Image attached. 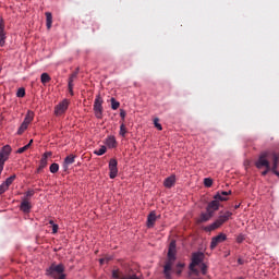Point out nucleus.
<instances>
[{"label":"nucleus","instance_id":"nucleus-20","mask_svg":"<svg viewBox=\"0 0 279 279\" xmlns=\"http://www.w3.org/2000/svg\"><path fill=\"white\" fill-rule=\"evenodd\" d=\"M106 145L110 148V149H114V147H117V140L114 138V136H108L106 138Z\"/></svg>","mask_w":279,"mask_h":279},{"label":"nucleus","instance_id":"nucleus-27","mask_svg":"<svg viewBox=\"0 0 279 279\" xmlns=\"http://www.w3.org/2000/svg\"><path fill=\"white\" fill-rule=\"evenodd\" d=\"M106 151H108V148H106V146H101L98 150H95L94 154L96 156H104V154H106Z\"/></svg>","mask_w":279,"mask_h":279},{"label":"nucleus","instance_id":"nucleus-23","mask_svg":"<svg viewBox=\"0 0 279 279\" xmlns=\"http://www.w3.org/2000/svg\"><path fill=\"white\" fill-rule=\"evenodd\" d=\"M77 75H80V69H76V70L70 75L68 85L73 84V82H75V80H77Z\"/></svg>","mask_w":279,"mask_h":279},{"label":"nucleus","instance_id":"nucleus-29","mask_svg":"<svg viewBox=\"0 0 279 279\" xmlns=\"http://www.w3.org/2000/svg\"><path fill=\"white\" fill-rule=\"evenodd\" d=\"M15 180H16V174H13V175L9 177V178L4 181V183L10 187L11 184H12V182H14Z\"/></svg>","mask_w":279,"mask_h":279},{"label":"nucleus","instance_id":"nucleus-49","mask_svg":"<svg viewBox=\"0 0 279 279\" xmlns=\"http://www.w3.org/2000/svg\"><path fill=\"white\" fill-rule=\"evenodd\" d=\"M240 205H235V208H239Z\"/></svg>","mask_w":279,"mask_h":279},{"label":"nucleus","instance_id":"nucleus-32","mask_svg":"<svg viewBox=\"0 0 279 279\" xmlns=\"http://www.w3.org/2000/svg\"><path fill=\"white\" fill-rule=\"evenodd\" d=\"M159 121H160V119L155 118V119H154V125H155V128L158 129L159 131H162V124L159 123Z\"/></svg>","mask_w":279,"mask_h":279},{"label":"nucleus","instance_id":"nucleus-41","mask_svg":"<svg viewBox=\"0 0 279 279\" xmlns=\"http://www.w3.org/2000/svg\"><path fill=\"white\" fill-rule=\"evenodd\" d=\"M73 86H74L73 84L68 85L69 93H70L71 97H73L75 95L73 92Z\"/></svg>","mask_w":279,"mask_h":279},{"label":"nucleus","instance_id":"nucleus-35","mask_svg":"<svg viewBox=\"0 0 279 279\" xmlns=\"http://www.w3.org/2000/svg\"><path fill=\"white\" fill-rule=\"evenodd\" d=\"M8 189H10L4 182L0 185V195H3V193H5V191H8Z\"/></svg>","mask_w":279,"mask_h":279},{"label":"nucleus","instance_id":"nucleus-11","mask_svg":"<svg viewBox=\"0 0 279 279\" xmlns=\"http://www.w3.org/2000/svg\"><path fill=\"white\" fill-rule=\"evenodd\" d=\"M69 110V100L64 99L54 107L56 117H62Z\"/></svg>","mask_w":279,"mask_h":279},{"label":"nucleus","instance_id":"nucleus-1","mask_svg":"<svg viewBox=\"0 0 279 279\" xmlns=\"http://www.w3.org/2000/svg\"><path fill=\"white\" fill-rule=\"evenodd\" d=\"M175 240H172L168 250V259L163 266V276L166 279H172L171 272L173 271V263H175Z\"/></svg>","mask_w":279,"mask_h":279},{"label":"nucleus","instance_id":"nucleus-21","mask_svg":"<svg viewBox=\"0 0 279 279\" xmlns=\"http://www.w3.org/2000/svg\"><path fill=\"white\" fill-rule=\"evenodd\" d=\"M53 24V15L51 12H46V27L47 29H51V25Z\"/></svg>","mask_w":279,"mask_h":279},{"label":"nucleus","instance_id":"nucleus-48","mask_svg":"<svg viewBox=\"0 0 279 279\" xmlns=\"http://www.w3.org/2000/svg\"><path fill=\"white\" fill-rule=\"evenodd\" d=\"M50 226H56V223H53V220L49 221Z\"/></svg>","mask_w":279,"mask_h":279},{"label":"nucleus","instance_id":"nucleus-40","mask_svg":"<svg viewBox=\"0 0 279 279\" xmlns=\"http://www.w3.org/2000/svg\"><path fill=\"white\" fill-rule=\"evenodd\" d=\"M218 193H219V195H221V197H228V195H232V191H228V192L222 191V192H218Z\"/></svg>","mask_w":279,"mask_h":279},{"label":"nucleus","instance_id":"nucleus-18","mask_svg":"<svg viewBox=\"0 0 279 279\" xmlns=\"http://www.w3.org/2000/svg\"><path fill=\"white\" fill-rule=\"evenodd\" d=\"M156 219H158L156 217V211H151L147 217V228H154Z\"/></svg>","mask_w":279,"mask_h":279},{"label":"nucleus","instance_id":"nucleus-19","mask_svg":"<svg viewBox=\"0 0 279 279\" xmlns=\"http://www.w3.org/2000/svg\"><path fill=\"white\" fill-rule=\"evenodd\" d=\"M174 185H175V175H170L167 179H165L163 186H166V189H171Z\"/></svg>","mask_w":279,"mask_h":279},{"label":"nucleus","instance_id":"nucleus-36","mask_svg":"<svg viewBox=\"0 0 279 279\" xmlns=\"http://www.w3.org/2000/svg\"><path fill=\"white\" fill-rule=\"evenodd\" d=\"M16 97H25V88H19L16 93Z\"/></svg>","mask_w":279,"mask_h":279},{"label":"nucleus","instance_id":"nucleus-33","mask_svg":"<svg viewBox=\"0 0 279 279\" xmlns=\"http://www.w3.org/2000/svg\"><path fill=\"white\" fill-rule=\"evenodd\" d=\"M204 185L207 186V189H210V186H213V179L206 178L204 180Z\"/></svg>","mask_w":279,"mask_h":279},{"label":"nucleus","instance_id":"nucleus-26","mask_svg":"<svg viewBox=\"0 0 279 279\" xmlns=\"http://www.w3.org/2000/svg\"><path fill=\"white\" fill-rule=\"evenodd\" d=\"M182 269H184V264H183V263L177 264L175 270H174V272L177 274V276H181V275H182Z\"/></svg>","mask_w":279,"mask_h":279},{"label":"nucleus","instance_id":"nucleus-43","mask_svg":"<svg viewBox=\"0 0 279 279\" xmlns=\"http://www.w3.org/2000/svg\"><path fill=\"white\" fill-rule=\"evenodd\" d=\"M58 233V225H52V234Z\"/></svg>","mask_w":279,"mask_h":279},{"label":"nucleus","instance_id":"nucleus-47","mask_svg":"<svg viewBox=\"0 0 279 279\" xmlns=\"http://www.w3.org/2000/svg\"><path fill=\"white\" fill-rule=\"evenodd\" d=\"M105 262H106V259H105V258H101V259H100V265H104Z\"/></svg>","mask_w":279,"mask_h":279},{"label":"nucleus","instance_id":"nucleus-15","mask_svg":"<svg viewBox=\"0 0 279 279\" xmlns=\"http://www.w3.org/2000/svg\"><path fill=\"white\" fill-rule=\"evenodd\" d=\"M20 210H22V213H29L32 210V203H29L27 198H23Z\"/></svg>","mask_w":279,"mask_h":279},{"label":"nucleus","instance_id":"nucleus-42","mask_svg":"<svg viewBox=\"0 0 279 279\" xmlns=\"http://www.w3.org/2000/svg\"><path fill=\"white\" fill-rule=\"evenodd\" d=\"M125 110H123V109H121L120 110V117H121V119H122V121H125Z\"/></svg>","mask_w":279,"mask_h":279},{"label":"nucleus","instance_id":"nucleus-38","mask_svg":"<svg viewBox=\"0 0 279 279\" xmlns=\"http://www.w3.org/2000/svg\"><path fill=\"white\" fill-rule=\"evenodd\" d=\"M29 149V145H25L24 147H21L17 149V154H23Z\"/></svg>","mask_w":279,"mask_h":279},{"label":"nucleus","instance_id":"nucleus-7","mask_svg":"<svg viewBox=\"0 0 279 279\" xmlns=\"http://www.w3.org/2000/svg\"><path fill=\"white\" fill-rule=\"evenodd\" d=\"M94 114L96 119H104V99L97 95L94 101Z\"/></svg>","mask_w":279,"mask_h":279},{"label":"nucleus","instance_id":"nucleus-8","mask_svg":"<svg viewBox=\"0 0 279 279\" xmlns=\"http://www.w3.org/2000/svg\"><path fill=\"white\" fill-rule=\"evenodd\" d=\"M271 160H272V166H268L265 168V171L262 172V175H267L269 171H272L277 178H279V172H278V162H279V155L276 153L271 154Z\"/></svg>","mask_w":279,"mask_h":279},{"label":"nucleus","instance_id":"nucleus-44","mask_svg":"<svg viewBox=\"0 0 279 279\" xmlns=\"http://www.w3.org/2000/svg\"><path fill=\"white\" fill-rule=\"evenodd\" d=\"M32 143H34V140H31L29 143L26 144V145H28V148L32 147Z\"/></svg>","mask_w":279,"mask_h":279},{"label":"nucleus","instance_id":"nucleus-14","mask_svg":"<svg viewBox=\"0 0 279 279\" xmlns=\"http://www.w3.org/2000/svg\"><path fill=\"white\" fill-rule=\"evenodd\" d=\"M214 215H215V214H213V213L206 210V213H202V214H201V216H199L197 222H198V223H206V221H210V219H213V216H214Z\"/></svg>","mask_w":279,"mask_h":279},{"label":"nucleus","instance_id":"nucleus-5","mask_svg":"<svg viewBox=\"0 0 279 279\" xmlns=\"http://www.w3.org/2000/svg\"><path fill=\"white\" fill-rule=\"evenodd\" d=\"M219 202H228V197L221 196V194L217 193L214 196V201H211L207 207L206 210L207 213H211V215H215L216 210H219Z\"/></svg>","mask_w":279,"mask_h":279},{"label":"nucleus","instance_id":"nucleus-16","mask_svg":"<svg viewBox=\"0 0 279 279\" xmlns=\"http://www.w3.org/2000/svg\"><path fill=\"white\" fill-rule=\"evenodd\" d=\"M73 162H75V155L66 156L64 161H63V169H64V171H68L69 170V166L73 165Z\"/></svg>","mask_w":279,"mask_h":279},{"label":"nucleus","instance_id":"nucleus-22","mask_svg":"<svg viewBox=\"0 0 279 279\" xmlns=\"http://www.w3.org/2000/svg\"><path fill=\"white\" fill-rule=\"evenodd\" d=\"M32 121H34V111H27L23 123H26L27 125H29Z\"/></svg>","mask_w":279,"mask_h":279},{"label":"nucleus","instance_id":"nucleus-39","mask_svg":"<svg viewBox=\"0 0 279 279\" xmlns=\"http://www.w3.org/2000/svg\"><path fill=\"white\" fill-rule=\"evenodd\" d=\"M245 241V235L244 234H239L236 236V243H243Z\"/></svg>","mask_w":279,"mask_h":279},{"label":"nucleus","instance_id":"nucleus-37","mask_svg":"<svg viewBox=\"0 0 279 279\" xmlns=\"http://www.w3.org/2000/svg\"><path fill=\"white\" fill-rule=\"evenodd\" d=\"M201 271L203 274V276H206V271H208V266H206V264H201Z\"/></svg>","mask_w":279,"mask_h":279},{"label":"nucleus","instance_id":"nucleus-46","mask_svg":"<svg viewBox=\"0 0 279 279\" xmlns=\"http://www.w3.org/2000/svg\"><path fill=\"white\" fill-rule=\"evenodd\" d=\"M238 263H239V265H243V259L239 258Z\"/></svg>","mask_w":279,"mask_h":279},{"label":"nucleus","instance_id":"nucleus-31","mask_svg":"<svg viewBox=\"0 0 279 279\" xmlns=\"http://www.w3.org/2000/svg\"><path fill=\"white\" fill-rule=\"evenodd\" d=\"M125 134H128V129L125 128V124L122 123V124L120 125V136L125 137Z\"/></svg>","mask_w":279,"mask_h":279},{"label":"nucleus","instance_id":"nucleus-25","mask_svg":"<svg viewBox=\"0 0 279 279\" xmlns=\"http://www.w3.org/2000/svg\"><path fill=\"white\" fill-rule=\"evenodd\" d=\"M40 80L41 84H49V82H51V76H49L47 73H43Z\"/></svg>","mask_w":279,"mask_h":279},{"label":"nucleus","instance_id":"nucleus-28","mask_svg":"<svg viewBox=\"0 0 279 279\" xmlns=\"http://www.w3.org/2000/svg\"><path fill=\"white\" fill-rule=\"evenodd\" d=\"M121 106V102L117 101V99L111 98V108L112 110H119V107Z\"/></svg>","mask_w":279,"mask_h":279},{"label":"nucleus","instance_id":"nucleus-4","mask_svg":"<svg viewBox=\"0 0 279 279\" xmlns=\"http://www.w3.org/2000/svg\"><path fill=\"white\" fill-rule=\"evenodd\" d=\"M204 263V253L196 252L192 254V263L190 264V271L194 274V276H199V271L197 270V265Z\"/></svg>","mask_w":279,"mask_h":279},{"label":"nucleus","instance_id":"nucleus-10","mask_svg":"<svg viewBox=\"0 0 279 279\" xmlns=\"http://www.w3.org/2000/svg\"><path fill=\"white\" fill-rule=\"evenodd\" d=\"M119 162L117 159L112 158L109 161V178L110 180H114L117 175H119V168H118Z\"/></svg>","mask_w":279,"mask_h":279},{"label":"nucleus","instance_id":"nucleus-30","mask_svg":"<svg viewBox=\"0 0 279 279\" xmlns=\"http://www.w3.org/2000/svg\"><path fill=\"white\" fill-rule=\"evenodd\" d=\"M58 171H60V166L58 163H52L50 166V172L51 173H58Z\"/></svg>","mask_w":279,"mask_h":279},{"label":"nucleus","instance_id":"nucleus-12","mask_svg":"<svg viewBox=\"0 0 279 279\" xmlns=\"http://www.w3.org/2000/svg\"><path fill=\"white\" fill-rule=\"evenodd\" d=\"M228 239V235L225 233H219L218 235L214 236L210 242V250H215L219 243H223Z\"/></svg>","mask_w":279,"mask_h":279},{"label":"nucleus","instance_id":"nucleus-24","mask_svg":"<svg viewBox=\"0 0 279 279\" xmlns=\"http://www.w3.org/2000/svg\"><path fill=\"white\" fill-rule=\"evenodd\" d=\"M27 128H29V124L22 122V124L20 125L19 130H17V136H21L22 134H24L25 130H27Z\"/></svg>","mask_w":279,"mask_h":279},{"label":"nucleus","instance_id":"nucleus-17","mask_svg":"<svg viewBox=\"0 0 279 279\" xmlns=\"http://www.w3.org/2000/svg\"><path fill=\"white\" fill-rule=\"evenodd\" d=\"M51 156H53V153H51V151H46V153L41 156V159H40V161H39L40 169H45V167H47V159H48V158H51Z\"/></svg>","mask_w":279,"mask_h":279},{"label":"nucleus","instance_id":"nucleus-45","mask_svg":"<svg viewBox=\"0 0 279 279\" xmlns=\"http://www.w3.org/2000/svg\"><path fill=\"white\" fill-rule=\"evenodd\" d=\"M43 169L45 168H40V166L37 168V173H40V171H43Z\"/></svg>","mask_w":279,"mask_h":279},{"label":"nucleus","instance_id":"nucleus-9","mask_svg":"<svg viewBox=\"0 0 279 279\" xmlns=\"http://www.w3.org/2000/svg\"><path fill=\"white\" fill-rule=\"evenodd\" d=\"M269 153L264 151L259 155L257 161L255 162V167L257 169H263V167H271V163L269 162Z\"/></svg>","mask_w":279,"mask_h":279},{"label":"nucleus","instance_id":"nucleus-13","mask_svg":"<svg viewBox=\"0 0 279 279\" xmlns=\"http://www.w3.org/2000/svg\"><path fill=\"white\" fill-rule=\"evenodd\" d=\"M0 47H5V22L0 21Z\"/></svg>","mask_w":279,"mask_h":279},{"label":"nucleus","instance_id":"nucleus-6","mask_svg":"<svg viewBox=\"0 0 279 279\" xmlns=\"http://www.w3.org/2000/svg\"><path fill=\"white\" fill-rule=\"evenodd\" d=\"M10 154H12V147L10 145H5L0 149V175L3 172L5 162L10 159Z\"/></svg>","mask_w":279,"mask_h":279},{"label":"nucleus","instance_id":"nucleus-2","mask_svg":"<svg viewBox=\"0 0 279 279\" xmlns=\"http://www.w3.org/2000/svg\"><path fill=\"white\" fill-rule=\"evenodd\" d=\"M47 276H50L51 278L54 279H65L66 275L64 274V265L59 264H52L47 270H46Z\"/></svg>","mask_w":279,"mask_h":279},{"label":"nucleus","instance_id":"nucleus-34","mask_svg":"<svg viewBox=\"0 0 279 279\" xmlns=\"http://www.w3.org/2000/svg\"><path fill=\"white\" fill-rule=\"evenodd\" d=\"M34 197V190H29L25 193L24 199H27L29 202V198Z\"/></svg>","mask_w":279,"mask_h":279},{"label":"nucleus","instance_id":"nucleus-3","mask_svg":"<svg viewBox=\"0 0 279 279\" xmlns=\"http://www.w3.org/2000/svg\"><path fill=\"white\" fill-rule=\"evenodd\" d=\"M231 215H232L231 211H226L225 214L220 215L214 223L206 227L205 230L207 232H213V230H217L218 228H221L222 223H226V221L230 219Z\"/></svg>","mask_w":279,"mask_h":279}]
</instances>
